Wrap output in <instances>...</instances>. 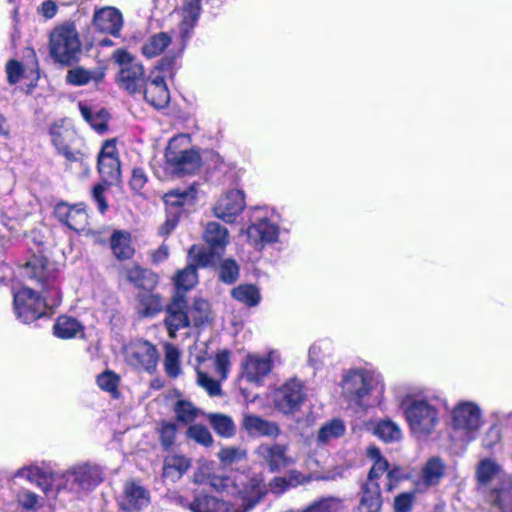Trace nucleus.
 I'll use <instances>...</instances> for the list:
<instances>
[{"label":"nucleus","mask_w":512,"mask_h":512,"mask_svg":"<svg viewBox=\"0 0 512 512\" xmlns=\"http://www.w3.org/2000/svg\"><path fill=\"white\" fill-rule=\"evenodd\" d=\"M27 277L35 279L43 288L45 297L31 288L23 287L13 296V309L17 319L29 324L46 314V310L52 309L61 303L62 296L57 278V268L54 263L44 257L34 256L25 267Z\"/></svg>","instance_id":"nucleus-1"},{"label":"nucleus","mask_w":512,"mask_h":512,"mask_svg":"<svg viewBox=\"0 0 512 512\" xmlns=\"http://www.w3.org/2000/svg\"><path fill=\"white\" fill-rule=\"evenodd\" d=\"M233 484V496L218 499L208 494H198L189 503L191 512H249L262 501L267 487L261 475L240 476Z\"/></svg>","instance_id":"nucleus-2"},{"label":"nucleus","mask_w":512,"mask_h":512,"mask_svg":"<svg viewBox=\"0 0 512 512\" xmlns=\"http://www.w3.org/2000/svg\"><path fill=\"white\" fill-rule=\"evenodd\" d=\"M53 487L46 489V497L56 499L69 494L79 497L95 489L104 480L101 466L82 462L72 465L63 472H55L52 476Z\"/></svg>","instance_id":"nucleus-3"},{"label":"nucleus","mask_w":512,"mask_h":512,"mask_svg":"<svg viewBox=\"0 0 512 512\" xmlns=\"http://www.w3.org/2000/svg\"><path fill=\"white\" fill-rule=\"evenodd\" d=\"M341 395L350 407L364 408L384 393L385 385L379 373L366 368H353L343 372L340 382Z\"/></svg>","instance_id":"nucleus-4"},{"label":"nucleus","mask_w":512,"mask_h":512,"mask_svg":"<svg viewBox=\"0 0 512 512\" xmlns=\"http://www.w3.org/2000/svg\"><path fill=\"white\" fill-rule=\"evenodd\" d=\"M474 489L488 505L512 490V473L494 458L484 457L480 459L474 468Z\"/></svg>","instance_id":"nucleus-5"},{"label":"nucleus","mask_w":512,"mask_h":512,"mask_svg":"<svg viewBox=\"0 0 512 512\" xmlns=\"http://www.w3.org/2000/svg\"><path fill=\"white\" fill-rule=\"evenodd\" d=\"M279 221L280 217L274 209L255 208L252 222L245 230L248 243L257 250L278 243L281 235Z\"/></svg>","instance_id":"nucleus-6"},{"label":"nucleus","mask_w":512,"mask_h":512,"mask_svg":"<svg viewBox=\"0 0 512 512\" xmlns=\"http://www.w3.org/2000/svg\"><path fill=\"white\" fill-rule=\"evenodd\" d=\"M203 237L208 248L193 245L188 253L189 259L198 267L215 264L229 243L228 229L218 222L207 223Z\"/></svg>","instance_id":"nucleus-7"},{"label":"nucleus","mask_w":512,"mask_h":512,"mask_svg":"<svg viewBox=\"0 0 512 512\" xmlns=\"http://www.w3.org/2000/svg\"><path fill=\"white\" fill-rule=\"evenodd\" d=\"M175 61L173 58L165 57L150 72L145 85L142 88V95L145 101L156 109L166 107L170 95L165 83V78L172 76Z\"/></svg>","instance_id":"nucleus-8"},{"label":"nucleus","mask_w":512,"mask_h":512,"mask_svg":"<svg viewBox=\"0 0 512 512\" xmlns=\"http://www.w3.org/2000/svg\"><path fill=\"white\" fill-rule=\"evenodd\" d=\"M404 414L412 432L418 436L431 434L438 422V410L427 399L406 400L402 403Z\"/></svg>","instance_id":"nucleus-9"},{"label":"nucleus","mask_w":512,"mask_h":512,"mask_svg":"<svg viewBox=\"0 0 512 512\" xmlns=\"http://www.w3.org/2000/svg\"><path fill=\"white\" fill-rule=\"evenodd\" d=\"M81 51L79 34L74 23L66 22L57 26L50 34V53L62 63L69 64Z\"/></svg>","instance_id":"nucleus-10"},{"label":"nucleus","mask_w":512,"mask_h":512,"mask_svg":"<svg viewBox=\"0 0 512 512\" xmlns=\"http://www.w3.org/2000/svg\"><path fill=\"white\" fill-rule=\"evenodd\" d=\"M113 57L120 66L117 75L119 87L131 95L142 93L147 80L142 63L124 49H117Z\"/></svg>","instance_id":"nucleus-11"},{"label":"nucleus","mask_w":512,"mask_h":512,"mask_svg":"<svg viewBox=\"0 0 512 512\" xmlns=\"http://www.w3.org/2000/svg\"><path fill=\"white\" fill-rule=\"evenodd\" d=\"M484 423L480 406L473 401H460L451 411L452 427L468 440L477 436Z\"/></svg>","instance_id":"nucleus-12"},{"label":"nucleus","mask_w":512,"mask_h":512,"mask_svg":"<svg viewBox=\"0 0 512 512\" xmlns=\"http://www.w3.org/2000/svg\"><path fill=\"white\" fill-rule=\"evenodd\" d=\"M306 396L307 392L303 382L293 378L279 386L273 392L272 399L278 411L292 415L301 408Z\"/></svg>","instance_id":"nucleus-13"},{"label":"nucleus","mask_w":512,"mask_h":512,"mask_svg":"<svg viewBox=\"0 0 512 512\" xmlns=\"http://www.w3.org/2000/svg\"><path fill=\"white\" fill-rule=\"evenodd\" d=\"M246 207L244 192L232 189L223 194L216 202L213 212L215 217L225 223L232 224Z\"/></svg>","instance_id":"nucleus-14"},{"label":"nucleus","mask_w":512,"mask_h":512,"mask_svg":"<svg viewBox=\"0 0 512 512\" xmlns=\"http://www.w3.org/2000/svg\"><path fill=\"white\" fill-rule=\"evenodd\" d=\"M126 359L132 366L151 373L156 369L158 353L148 341L136 340L126 348Z\"/></svg>","instance_id":"nucleus-15"},{"label":"nucleus","mask_w":512,"mask_h":512,"mask_svg":"<svg viewBox=\"0 0 512 512\" xmlns=\"http://www.w3.org/2000/svg\"><path fill=\"white\" fill-rule=\"evenodd\" d=\"M197 191L194 186L186 189H174L164 195L167 211L172 217L168 218L161 228L162 234H169L177 225L176 211L179 207L191 206L196 199Z\"/></svg>","instance_id":"nucleus-16"},{"label":"nucleus","mask_w":512,"mask_h":512,"mask_svg":"<svg viewBox=\"0 0 512 512\" xmlns=\"http://www.w3.org/2000/svg\"><path fill=\"white\" fill-rule=\"evenodd\" d=\"M274 353L267 355L250 354L242 363L241 378L250 384L260 386L272 370Z\"/></svg>","instance_id":"nucleus-17"},{"label":"nucleus","mask_w":512,"mask_h":512,"mask_svg":"<svg viewBox=\"0 0 512 512\" xmlns=\"http://www.w3.org/2000/svg\"><path fill=\"white\" fill-rule=\"evenodd\" d=\"M256 453L271 472L288 468L297 462L296 457L288 454V447L284 444H261Z\"/></svg>","instance_id":"nucleus-18"},{"label":"nucleus","mask_w":512,"mask_h":512,"mask_svg":"<svg viewBox=\"0 0 512 512\" xmlns=\"http://www.w3.org/2000/svg\"><path fill=\"white\" fill-rule=\"evenodd\" d=\"M54 215L59 222L75 232H82L88 225V214L82 203L70 205L65 202L57 203Z\"/></svg>","instance_id":"nucleus-19"},{"label":"nucleus","mask_w":512,"mask_h":512,"mask_svg":"<svg viewBox=\"0 0 512 512\" xmlns=\"http://www.w3.org/2000/svg\"><path fill=\"white\" fill-rule=\"evenodd\" d=\"M92 24L101 33L119 37L124 25V19L119 9L113 6H106L95 9Z\"/></svg>","instance_id":"nucleus-20"},{"label":"nucleus","mask_w":512,"mask_h":512,"mask_svg":"<svg viewBox=\"0 0 512 512\" xmlns=\"http://www.w3.org/2000/svg\"><path fill=\"white\" fill-rule=\"evenodd\" d=\"M190 325V319L187 314V301L179 293L173 298L166 308L165 326L170 338H175L178 330Z\"/></svg>","instance_id":"nucleus-21"},{"label":"nucleus","mask_w":512,"mask_h":512,"mask_svg":"<svg viewBox=\"0 0 512 512\" xmlns=\"http://www.w3.org/2000/svg\"><path fill=\"white\" fill-rule=\"evenodd\" d=\"M446 465L437 456L429 458L422 466L418 478L415 480L417 490L424 491L439 484L445 474Z\"/></svg>","instance_id":"nucleus-22"},{"label":"nucleus","mask_w":512,"mask_h":512,"mask_svg":"<svg viewBox=\"0 0 512 512\" xmlns=\"http://www.w3.org/2000/svg\"><path fill=\"white\" fill-rule=\"evenodd\" d=\"M150 503L149 491L138 482L129 481L124 486V494L120 501L123 510L138 511Z\"/></svg>","instance_id":"nucleus-23"},{"label":"nucleus","mask_w":512,"mask_h":512,"mask_svg":"<svg viewBox=\"0 0 512 512\" xmlns=\"http://www.w3.org/2000/svg\"><path fill=\"white\" fill-rule=\"evenodd\" d=\"M242 426L253 437L265 436L276 438L280 434V429L275 422L265 420L256 415H245Z\"/></svg>","instance_id":"nucleus-24"},{"label":"nucleus","mask_w":512,"mask_h":512,"mask_svg":"<svg viewBox=\"0 0 512 512\" xmlns=\"http://www.w3.org/2000/svg\"><path fill=\"white\" fill-rule=\"evenodd\" d=\"M53 474L54 473L48 474L38 465L32 464L18 469L14 474V478H24L30 483L36 484L46 495V489L54 486L52 479Z\"/></svg>","instance_id":"nucleus-25"},{"label":"nucleus","mask_w":512,"mask_h":512,"mask_svg":"<svg viewBox=\"0 0 512 512\" xmlns=\"http://www.w3.org/2000/svg\"><path fill=\"white\" fill-rule=\"evenodd\" d=\"M83 325L74 317L61 315L53 325V334L60 339H71L83 334Z\"/></svg>","instance_id":"nucleus-26"},{"label":"nucleus","mask_w":512,"mask_h":512,"mask_svg":"<svg viewBox=\"0 0 512 512\" xmlns=\"http://www.w3.org/2000/svg\"><path fill=\"white\" fill-rule=\"evenodd\" d=\"M367 456L373 461V465L368 474V480L365 486L377 485L380 487L379 479L387 475L388 462L384 459L377 447L371 446L367 449Z\"/></svg>","instance_id":"nucleus-27"},{"label":"nucleus","mask_w":512,"mask_h":512,"mask_svg":"<svg viewBox=\"0 0 512 512\" xmlns=\"http://www.w3.org/2000/svg\"><path fill=\"white\" fill-rule=\"evenodd\" d=\"M190 467L188 458L181 455L167 456L163 464V478L171 482L178 481Z\"/></svg>","instance_id":"nucleus-28"},{"label":"nucleus","mask_w":512,"mask_h":512,"mask_svg":"<svg viewBox=\"0 0 512 512\" xmlns=\"http://www.w3.org/2000/svg\"><path fill=\"white\" fill-rule=\"evenodd\" d=\"M200 164L201 158L196 150L181 154L175 162H166L167 168L176 174H192L199 169Z\"/></svg>","instance_id":"nucleus-29"},{"label":"nucleus","mask_w":512,"mask_h":512,"mask_svg":"<svg viewBox=\"0 0 512 512\" xmlns=\"http://www.w3.org/2000/svg\"><path fill=\"white\" fill-rule=\"evenodd\" d=\"M110 245L113 254L120 260L131 258L135 252L131 235L126 231H115L111 236Z\"/></svg>","instance_id":"nucleus-30"},{"label":"nucleus","mask_w":512,"mask_h":512,"mask_svg":"<svg viewBox=\"0 0 512 512\" xmlns=\"http://www.w3.org/2000/svg\"><path fill=\"white\" fill-rule=\"evenodd\" d=\"M172 43L171 36L166 32H159L150 36L142 45L141 52L146 58L159 56Z\"/></svg>","instance_id":"nucleus-31"},{"label":"nucleus","mask_w":512,"mask_h":512,"mask_svg":"<svg viewBox=\"0 0 512 512\" xmlns=\"http://www.w3.org/2000/svg\"><path fill=\"white\" fill-rule=\"evenodd\" d=\"M125 277L138 288L151 289L157 284V276L155 273L136 265L125 270Z\"/></svg>","instance_id":"nucleus-32"},{"label":"nucleus","mask_w":512,"mask_h":512,"mask_svg":"<svg viewBox=\"0 0 512 512\" xmlns=\"http://www.w3.org/2000/svg\"><path fill=\"white\" fill-rule=\"evenodd\" d=\"M362 492L358 511L380 512L382 506L381 488L377 485L372 487L363 485Z\"/></svg>","instance_id":"nucleus-33"},{"label":"nucleus","mask_w":512,"mask_h":512,"mask_svg":"<svg viewBox=\"0 0 512 512\" xmlns=\"http://www.w3.org/2000/svg\"><path fill=\"white\" fill-rule=\"evenodd\" d=\"M209 424L216 434L223 438H231L236 433V425L233 419L222 413H209L206 414Z\"/></svg>","instance_id":"nucleus-34"},{"label":"nucleus","mask_w":512,"mask_h":512,"mask_svg":"<svg viewBox=\"0 0 512 512\" xmlns=\"http://www.w3.org/2000/svg\"><path fill=\"white\" fill-rule=\"evenodd\" d=\"M173 411L176 419L183 424H190L198 417L205 416L206 414L196 407L191 401L179 399L175 402Z\"/></svg>","instance_id":"nucleus-35"},{"label":"nucleus","mask_w":512,"mask_h":512,"mask_svg":"<svg viewBox=\"0 0 512 512\" xmlns=\"http://www.w3.org/2000/svg\"><path fill=\"white\" fill-rule=\"evenodd\" d=\"M345 431L346 427L342 420L332 419L322 425L319 429L317 434V443L319 445H326L331 441L342 437Z\"/></svg>","instance_id":"nucleus-36"},{"label":"nucleus","mask_w":512,"mask_h":512,"mask_svg":"<svg viewBox=\"0 0 512 512\" xmlns=\"http://www.w3.org/2000/svg\"><path fill=\"white\" fill-rule=\"evenodd\" d=\"M80 111L83 118L95 131L103 133L107 130L109 114L105 109H94L80 104Z\"/></svg>","instance_id":"nucleus-37"},{"label":"nucleus","mask_w":512,"mask_h":512,"mask_svg":"<svg viewBox=\"0 0 512 512\" xmlns=\"http://www.w3.org/2000/svg\"><path fill=\"white\" fill-rule=\"evenodd\" d=\"M191 140L187 134H179L170 139L165 151L166 162H175L181 154L192 152Z\"/></svg>","instance_id":"nucleus-38"},{"label":"nucleus","mask_w":512,"mask_h":512,"mask_svg":"<svg viewBox=\"0 0 512 512\" xmlns=\"http://www.w3.org/2000/svg\"><path fill=\"white\" fill-rule=\"evenodd\" d=\"M231 295L235 300L248 307H255L261 301L260 291L253 284H240L232 289Z\"/></svg>","instance_id":"nucleus-39"},{"label":"nucleus","mask_w":512,"mask_h":512,"mask_svg":"<svg viewBox=\"0 0 512 512\" xmlns=\"http://www.w3.org/2000/svg\"><path fill=\"white\" fill-rule=\"evenodd\" d=\"M375 435L386 443L398 442L402 438V431L398 424L390 419L378 421L374 426Z\"/></svg>","instance_id":"nucleus-40"},{"label":"nucleus","mask_w":512,"mask_h":512,"mask_svg":"<svg viewBox=\"0 0 512 512\" xmlns=\"http://www.w3.org/2000/svg\"><path fill=\"white\" fill-rule=\"evenodd\" d=\"M333 354V346L329 340H320L311 345L308 353L309 363L314 367L324 364Z\"/></svg>","instance_id":"nucleus-41"},{"label":"nucleus","mask_w":512,"mask_h":512,"mask_svg":"<svg viewBox=\"0 0 512 512\" xmlns=\"http://www.w3.org/2000/svg\"><path fill=\"white\" fill-rule=\"evenodd\" d=\"M164 369L171 378H177L181 374V353L173 344H165Z\"/></svg>","instance_id":"nucleus-42"},{"label":"nucleus","mask_w":512,"mask_h":512,"mask_svg":"<svg viewBox=\"0 0 512 512\" xmlns=\"http://www.w3.org/2000/svg\"><path fill=\"white\" fill-rule=\"evenodd\" d=\"M139 312L146 317L154 316L162 310L163 303L159 295L143 292L138 295Z\"/></svg>","instance_id":"nucleus-43"},{"label":"nucleus","mask_w":512,"mask_h":512,"mask_svg":"<svg viewBox=\"0 0 512 512\" xmlns=\"http://www.w3.org/2000/svg\"><path fill=\"white\" fill-rule=\"evenodd\" d=\"M191 262L192 263L187 265L184 269L178 271L174 278V283L178 291H187L193 288L198 282V276L195 267V265H198L192 260Z\"/></svg>","instance_id":"nucleus-44"},{"label":"nucleus","mask_w":512,"mask_h":512,"mask_svg":"<svg viewBox=\"0 0 512 512\" xmlns=\"http://www.w3.org/2000/svg\"><path fill=\"white\" fill-rule=\"evenodd\" d=\"M98 171L105 183H113L120 176L118 158H98Z\"/></svg>","instance_id":"nucleus-45"},{"label":"nucleus","mask_w":512,"mask_h":512,"mask_svg":"<svg viewBox=\"0 0 512 512\" xmlns=\"http://www.w3.org/2000/svg\"><path fill=\"white\" fill-rule=\"evenodd\" d=\"M51 141L56 149L63 148L74 136V132L63 123H55L50 128Z\"/></svg>","instance_id":"nucleus-46"},{"label":"nucleus","mask_w":512,"mask_h":512,"mask_svg":"<svg viewBox=\"0 0 512 512\" xmlns=\"http://www.w3.org/2000/svg\"><path fill=\"white\" fill-rule=\"evenodd\" d=\"M120 378L112 371H104L97 377V384L103 391L110 393L113 397L118 396Z\"/></svg>","instance_id":"nucleus-47"},{"label":"nucleus","mask_w":512,"mask_h":512,"mask_svg":"<svg viewBox=\"0 0 512 512\" xmlns=\"http://www.w3.org/2000/svg\"><path fill=\"white\" fill-rule=\"evenodd\" d=\"M18 504L25 510L35 511L42 507V499L28 489H21L16 495Z\"/></svg>","instance_id":"nucleus-48"},{"label":"nucleus","mask_w":512,"mask_h":512,"mask_svg":"<svg viewBox=\"0 0 512 512\" xmlns=\"http://www.w3.org/2000/svg\"><path fill=\"white\" fill-rule=\"evenodd\" d=\"M220 280L226 284H233L239 277V266L233 259L224 260L219 268Z\"/></svg>","instance_id":"nucleus-49"},{"label":"nucleus","mask_w":512,"mask_h":512,"mask_svg":"<svg viewBox=\"0 0 512 512\" xmlns=\"http://www.w3.org/2000/svg\"><path fill=\"white\" fill-rule=\"evenodd\" d=\"M187 436L188 438L194 440L198 444L206 447L210 446L213 443V437L211 433L203 425H191L187 430Z\"/></svg>","instance_id":"nucleus-50"},{"label":"nucleus","mask_w":512,"mask_h":512,"mask_svg":"<svg viewBox=\"0 0 512 512\" xmlns=\"http://www.w3.org/2000/svg\"><path fill=\"white\" fill-rule=\"evenodd\" d=\"M96 73L81 67L70 70L67 74V81L73 85H86L92 80H96Z\"/></svg>","instance_id":"nucleus-51"},{"label":"nucleus","mask_w":512,"mask_h":512,"mask_svg":"<svg viewBox=\"0 0 512 512\" xmlns=\"http://www.w3.org/2000/svg\"><path fill=\"white\" fill-rule=\"evenodd\" d=\"M177 425L172 422H163L159 428L160 441L164 449H169L176 440Z\"/></svg>","instance_id":"nucleus-52"},{"label":"nucleus","mask_w":512,"mask_h":512,"mask_svg":"<svg viewBox=\"0 0 512 512\" xmlns=\"http://www.w3.org/2000/svg\"><path fill=\"white\" fill-rule=\"evenodd\" d=\"M219 459L225 464H232L246 458V451L240 447H226L219 451Z\"/></svg>","instance_id":"nucleus-53"},{"label":"nucleus","mask_w":512,"mask_h":512,"mask_svg":"<svg viewBox=\"0 0 512 512\" xmlns=\"http://www.w3.org/2000/svg\"><path fill=\"white\" fill-rule=\"evenodd\" d=\"M197 383L204 388L210 396H217L221 392L220 384L200 370H197Z\"/></svg>","instance_id":"nucleus-54"},{"label":"nucleus","mask_w":512,"mask_h":512,"mask_svg":"<svg viewBox=\"0 0 512 512\" xmlns=\"http://www.w3.org/2000/svg\"><path fill=\"white\" fill-rule=\"evenodd\" d=\"M387 475L384 479V487L387 491H392L399 481L406 477L405 471L399 466L390 467L388 465Z\"/></svg>","instance_id":"nucleus-55"},{"label":"nucleus","mask_w":512,"mask_h":512,"mask_svg":"<svg viewBox=\"0 0 512 512\" xmlns=\"http://www.w3.org/2000/svg\"><path fill=\"white\" fill-rule=\"evenodd\" d=\"M493 512H512V489L489 504Z\"/></svg>","instance_id":"nucleus-56"},{"label":"nucleus","mask_w":512,"mask_h":512,"mask_svg":"<svg viewBox=\"0 0 512 512\" xmlns=\"http://www.w3.org/2000/svg\"><path fill=\"white\" fill-rule=\"evenodd\" d=\"M337 504L335 498H323L311 504L303 512H335Z\"/></svg>","instance_id":"nucleus-57"},{"label":"nucleus","mask_w":512,"mask_h":512,"mask_svg":"<svg viewBox=\"0 0 512 512\" xmlns=\"http://www.w3.org/2000/svg\"><path fill=\"white\" fill-rule=\"evenodd\" d=\"M414 502L413 493H401L395 497L394 511L395 512H410Z\"/></svg>","instance_id":"nucleus-58"},{"label":"nucleus","mask_w":512,"mask_h":512,"mask_svg":"<svg viewBox=\"0 0 512 512\" xmlns=\"http://www.w3.org/2000/svg\"><path fill=\"white\" fill-rule=\"evenodd\" d=\"M285 477L288 481V485L290 486V488H295L297 486L309 483L312 480V476L310 474L306 475L297 470L289 471V473Z\"/></svg>","instance_id":"nucleus-59"},{"label":"nucleus","mask_w":512,"mask_h":512,"mask_svg":"<svg viewBox=\"0 0 512 512\" xmlns=\"http://www.w3.org/2000/svg\"><path fill=\"white\" fill-rule=\"evenodd\" d=\"M229 352L222 351L217 354L215 358V369L222 379L227 377V371L229 367Z\"/></svg>","instance_id":"nucleus-60"},{"label":"nucleus","mask_w":512,"mask_h":512,"mask_svg":"<svg viewBox=\"0 0 512 512\" xmlns=\"http://www.w3.org/2000/svg\"><path fill=\"white\" fill-rule=\"evenodd\" d=\"M193 310L199 313L198 316L193 318L195 325H199L208 318L209 303L203 299L195 300L193 304Z\"/></svg>","instance_id":"nucleus-61"},{"label":"nucleus","mask_w":512,"mask_h":512,"mask_svg":"<svg viewBox=\"0 0 512 512\" xmlns=\"http://www.w3.org/2000/svg\"><path fill=\"white\" fill-rule=\"evenodd\" d=\"M147 182V176L142 168H134L130 180V186L133 190H141Z\"/></svg>","instance_id":"nucleus-62"},{"label":"nucleus","mask_w":512,"mask_h":512,"mask_svg":"<svg viewBox=\"0 0 512 512\" xmlns=\"http://www.w3.org/2000/svg\"><path fill=\"white\" fill-rule=\"evenodd\" d=\"M6 72L8 81L11 84H15L20 80L22 74V66L19 62L11 60L7 63Z\"/></svg>","instance_id":"nucleus-63"},{"label":"nucleus","mask_w":512,"mask_h":512,"mask_svg":"<svg viewBox=\"0 0 512 512\" xmlns=\"http://www.w3.org/2000/svg\"><path fill=\"white\" fill-rule=\"evenodd\" d=\"M104 191L105 186L103 184H97L92 191L93 199L96 202L98 209L101 213H104L108 208V205L104 198Z\"/></svg>","instance_id":"nucleus-64"}]
</instances>
